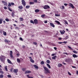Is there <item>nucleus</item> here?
I'll list each match as a JSON object with an SVG mask.
<instances>
[{
	"label": "nucleus",
	"mask_w": 78,
	"mask_h": 78,
	"mask_svg": "<svg viewBox=\"0 0 78 78\" xmlns=\"http://www.w3.org/2000/svg\"><path fill=\"white\" fill-rule=\"evenodd\" d=\"M43 68L45 70L44 73L45 74L48 73H50V70L48 69V68H47V67H45V66H43Z\"/></svg>",
	"instance_id": "f257e3e1"
},
{
	"label": "nucleus",
	"mask_w": 78,
	"mask_h": 78,
	"mask_svg": "<svg viewBox=\"0 0 78 78\" xmlns=\"http://www.w3.org/2000/svg\"><path fill=\"white\" fill-rule=\"evenodd\" d=\"M2 57L0 58V60L2 62H5V58H6V57L3 55H1Z\"/></svg>",
	"instance_id": "f03ea898"
},
{
	"label": "nucleus",
	"mask_w": 78,
	"mask_h": 78,
	"mask_svg": "<svg viewBox=\"0 0 78 78\" xmlns=\"http://www.w3.org/2000/svg\"><path fill=\"white\" fill-rule=\"evenodd\" d=\"M43 8L44 9H49V8H50V6L48 5H45L44 6Z\"/></svg>",
	"instance_id": "7ed1b4c3"
},
{
	"label": "nucleus",
	"mask_w": 78,
	"mask_h": 78,
	"mask_svg": "<svg viewBox=\"0 0 78 78\" xmlns=\"http://www.w3.org/2000/svg\"><path fill=\"white\" fill-rule=\"evenodd\" d=\"M22 4L23 5V6H25L26 5V2L24 0H22Z\"/></svg>",
	"instance_id": "20e7f679"
},
{
	"label": "nucleus",
	"mask_w": 78,
	"mask_h": 78,
	"mask_svg": "<svg viewBox=\"0 0 78 78\" xmlns=\"http://www.w3.org/2000/svg\"><path fill=\"white\" fill-rule=\"evenodd\" d=\"M68 5L69 6H71V7L73 9H74V8H75V7H74L73 5V4L71 3L69 4Z\"/></svg>",
	"instance_id": "39448f33"
},
{
	"label": "nucleus",
	"mask_w": 78,
	"mask_h": 78,
	"mask_svg": "<svg viewBox=\"0 0 78 78\" xmlns=\"http://www.w3.org/2000/svg\"><path fill=\"white\" fill-rule=\"evenodd\" d=\"M66 62H69L70 61H71L72 62H73L72 61V60L71 59H69V58H68L67 59L65 60Z\"/></svg>",
	"instance_id": "423d86ee"
},
{
	"label": "nucleus",
	"mask_w": 78,
	"mask_h": 78,
	"mask_svg": "<svg viewBox=\"0 0 78 78\" xmlns=\"http://www.w3.org/2000/svg\"><path fill=\"white\" fill-rule=\"evenodd\" d=\"M10 56L12 58H13V56L12 55V51H11L10 52Z\"/></svg>",
	"instance_id": "0eeeda50"
},
{
	"label": "nucleus",
	"mask_w": 78,
	"mask_h": 78,
	"mask_svg": "<svg viewBox=\"0 0 78 78\" xmlns=\"http://www.w3.org/2000/svg\"><path fill=\"white\" fill-rule=\"evenodd\" d=\"M29 58L30 59V61L31 62H32V63H34V60H33V59H32L31 57H30Z\"/></svg>",
	"instance_id": "6e6552de"
},
{
	"label": "nucleus",
	"mask_w": 78,
	"mask_h": 78,
	"mask_svg": "<svg viewBox=\"0 0 78 78\" xmlns=\"http://www.w3.org/2000/svg\"><path fill=\"white\" fill-rule=\"evenodd\" d=\"M60 32L61 33V34H64V33H65V30H60Z\"/></svg>",
	"instance_id": "1a4fd4ad"
},
{
	"label": "nucleus",
	"mask_w": 78,
	"mask_h": 78,
	"mask_svg": "<svg viewBox=\"0 0 78 78\" xmlns=\"http://www.w3.org/2000/svg\"><path fill=\"white\" fill-rule=\"evenodd\" d=\"M31 73V71L30 70H27L25 71V74H27L28 73Z\"/></svg>",
	"instance_id": "9d476101"
},
{
	"label": "nucleus",
	"mask_w": 78,
	"mask_h": 78,
	"mask_svg": "<svg viewBox=\"0 0 78 78\" xmlns=\"http://www.w3.org/2000/svg\"><path fill=\"white\" fill-rule=\"evenodd\" d=\"M34 23L35 24H37L38 23V21H37V20L35 19L34 20Z\"/></svg>",
	"instance_id": "9b49d317"
},
{
	"label": "nucleus",
	"mask_w": 78,
	"mask_h": 78,
	"mask_svg": "<svg viewBox=\"0 0 78 78\" xmlns=\"http://www.w3.org/2000/svg\"><path fill=\"white\" fill-rule=\"evenodd\" d=\"M50 23V25H51V27H53V28H55V25H54V24H53V23Z\"/></svg>",
	"instance_id": "f8f14e48"
},
{
	"label": "nucleus",
	"mask_w": 78,
	"mask_h": 78,
	"mask_svg": "<svg viewBox=\"0 0 78 78\" xmlns=\"http://www.w3.org/2000/svg\"><path fill=\"white\" fill-rule=\"evenodd\" d=\"M13 72L15 73H17V72H18V69H14L13 70Z\"/></svg>",
	"instance_id": "ddd939ff"
},
{
	"label": "nucleus",
	"mask_w": 78,
	"mask_h": 78,
	"mask_svg": "<svg viewBox=\"0 0 78 78\" xmlns=\"http://www.w3.org/2000/svg\"><path fill=\"white\" fill-rule=\"evenodd\" d=\"M7 61L8 62V63L9 64H12V62L9 60V59H7Z\"/></svg>",
	"instance_id": "4468645a"
},
{
	"label": "nucleus",
	"mask_w": 78,
	"mask_h": 78,
	"mask_svg": "<svg viewBox=\"0 0 78 78\" xmlns=\"http://www.w3.org/2000/svg\"><path fill=\"white\" fill-rule=\"evenodd\" d=\"M60 8L62 10H63V9H64V8H65L64 6V5H62V6H61L60 7Z\"/></svg>",
	"instance_id": "2eb2a0df"
},
{
	"label": "nucleus",
	"mask_w": 78,
	"mask_h": 78,
	"mask_svg": "<svg viewBox=\"0 0 78 78\" xmlns=\"http://www.w3.org/2000/svg\"><path fill=\"white\" fill-rule=\"evenodd\" d=\"M34 67H35V69H38V67L36 65H34Z\"/></svg>",
	"instance_id": "dca6fc26"
},
{
	"label": "nucleus",
	"mask_w": 78,
	"mask_h": 78,
	"mask_svg": "<svg viewBox=\"0 0 78 78\" xmlns=\"http://www.w3.org/2000/svg\"><path fill=\"white\" fill-rule=\"evenodd\" d=\"M55 22H56V23H58V25L61 24V23H60L58 21H55Z\"/></svg>",
	"instance_id": "f3484780"
},
{
	"label": "nucleus",
	"mask_w": 78,
	"mask_h": 78,
	"mask_svg": "<svg viewBox=\"0 0 78 78\" xmlns=\"http://www.w3.org/2000/svg\"><path fill=\"white\" fill-rule=\"evenodd\" d=\"M47 66L48 67V68H49V69H51V66H50V65L49 64H47Z\"/></svg>",
	"instance_id": "a211bd4d"
},
{
	"label": "nucleus",
	"mask_w": 78,
	"mask_h": 78,
	"mask_svg": "<svg viewBox=\"0 0 78 78\" xmlns=\"http://www.w3.org/2000/svg\"><path fill=\"white\" fill-rule=\"evenodd\" d=\"M17 62H18L19 63H20V60L19 58H17Z\"/></svg>",
	"instance_id": "6ab92c4d"
},
{
	"label": "nucleus",
	"mask_w": 78,
	"mask_h": 78,
	"mask_svg": "<svg viewBox=\"0 0 78 78\" xmlns=\"http://www.w3.org/2000/svg\"><path fill=\"white\" fill-rule=\"evenodd\" d=\"M4 42H8V43H9V42H10V41H8L7 39H5L4 40Z\"/></svg>",
	"instance_id": "aec40b11"
},
{
	"label": "nucleus",
	"mask_w": 78,
	"mask_h": 78,
	"mask_svg": "<svg viewBox=\"0 0 78 78\" xmlns=\"http://www.w3.org/2000/svg\"><path fill=\"white\" fill-rule=\"evenodd\" d=\"M73 58H77V57H78V56H77V55H75V54H73Z\"/></svg>",
	"instance_id": "412c9836"
},
{
	"label": "nucleus",
	"mask_w": 78,
	"mask_h": 78,
	"mask_svg": "<svg viewBox=\"0 0 78 78\" xmlns=\"http://www.w3.org/2000/svg\"><path fill=\"white\" fill-rule=\"evenodd\" d=\"M18 8L20 9H23V7L22 6H20L18 7Z\"/></svg>",
	"instance_id": "4be33fe9"
},
{
	"label": "nucleus",
	"mask_w": 78,
	"mask_h": 78,
	"mask_svg": "<svg viewBox=\"0 0 78 78\" xmlns=\"http://www.w3.org/2000/svg\"><path fill=\"white\" fill-rule=\"evenodd\" d=\"M62 66V65L61 64L59 63L58 64V67H60Z\"/></svg>",
	"instance_id": "5701e85b"
},
{
	"label": "nucleus",
	"mask_w": 78,
	"mask_h": 78,
	"mask_svg": "<svg viewBox=\"0 0 78 78\" xmlns=\"http://www.w3.org/2000/svg\"><path fill=\"white\" fill-rule=\"evenodd\" d=\"M47 3H49V4H50L51 5H53V3H52V2H48V1L47 2Z\"/></svg>",
	"instance_id": "b1692460"
},
{
	"label": "nucleus",
	"mask_w": 78,
	"mask_h": 78,
	"mask_svg": "<svg viewBox=\"0 0 78 78\" xmlns=\"http://www.w3.org/2000/svg\"><path fill=\"white\" fill-rule=\"evenodd\" d=\"M3 34L4 36H6V32H5V31H3Z\"/></svg>",
	"instance_id": "393cba45"
},
{
	"label": "nucleus",
	"mask_w": 78,
	"mask_h": 78,
	"mask_svg": "<svg viewBox=\"0 0 78 78\" xmlns=\"http://www.w3.org/2000/svg\"><path fill=\"white\" fill-rule=\"evenodd\" d=\"M35 12H39V10L38 9H36L35 10Z\"/></svg>",
	"instance_id": "a878e982"
},
{
	"label": "nucleus",
	"mask_w": 78,
	"mask_h": 78,
	"mask_svg": "<svg viewBox=\"0 0 78 78\" xmlns=\"http://www.w3.org/2000/svg\"><path fill=\"white\" fill-rule=\"evenodd\" d=\"M56 56H55L54 57H52V59H54V60H55V59H56Z\"/></svg>",
	"instance_id": "bb28decb"
},
{
	"label": "nucleus",
	"mask_w": 78,
	"mask_h": 78,
	"mask_svg": "<svg viewBox=\"0 0 78 78\" xmlns=\"http://www.w3.org/2000/svg\"><path fill=\"white\" fill-rule=\"evenodd\" d=\"M46 62L48 64H50V60H47L46 61Z\"/></svg>",
	"instance_id": "cd10ccee"
},
{
	"label": "nucleus",
	"mask_w": 78,
	"mask_h": 78,
	"mask_svg": "<svg viewBox=\"0 0 78 78\" xmlns=\"http://www.w3.org/2000/svg\"><path fill=\"white\" fill-rule=\"evenodd\" d=\"M30 5H34V2H30Z\"/></svg>",
	"instance_id": "c85d7f7f"
},
{
	"label": "nucleus",
	"mask_w": 78,
	"mask_h": 78,
	"mask_svg": "<svg viewBox=\"0 0 78 78\" xmlns=\"http://www.w3.org/2000/svg\"><path fill=\"white\" fill-rule=\"evenodd\" d=\"M30 5H27L26 6V9H29V8H30Z\"/></svg>",
	"instance_id": "c756f323"
},
{
	"label": "nucleus",
	"mask_w": 78,
	"mask_h": 78,
	"mask_svg": "<svg viewBox=\"0 0 78 78\" xmlns=\"http://www.w3.org/2000/svg\"><path fill=\"white\" fill-rule=\"evenodd\" d=\"M5 70L8 72V69L7 68V66H5Z\"/></svg>",
	"instance_id": "7c9ffc66"
},
{
	"label": "nucleus",
	"mask_w": 78,
	"mask_h": 78,
	"mask_svg": "<svg viewBox=\"0 0 78 78\" xmlns=\"http://www.w3.org/2000/svg\"><path fill=\"white\" fill-rule=\"evenodd\" d=\"M4 76L3 74H1L0 75V78H3Z\"/></svg>",
	"instance_id": "2f4dec72"
},
{
	"label": "nucleus",
	"mask_w": 78,
	"mask_h": 78,
	"mask_svg": "<svg viewBox=\"0 0 78 78\" xmlns=\"http://www.w3.org/2000/svg\"><path fill=\"white\" fill-rule=\"evenodd\" d=\"M3 22V20L2 19H0V24H2Z\"/></svg>",
	"instance_id": "473e14b6"
},
{
	"label": "nucleus",
	"mask_w": 78,
	"mask_h": 78,
	"mask_svg": "<svg viewBox=\"0 0 78 78\" xmlns=\"http://www.w3.org/2000/svg\"><path fill=\"white\" fill-rule=\"evenodd\" d=\"M5 20L6 21V22H9V20L8 18H6L5 19Z\"/></svg>",
	"instance_id": "72a5a7b5"
},
{
	"label": "nucleus",
	"mask_w": 78,
	"mask_h": 78,
	"mask_svg": "<svg viewBox=\"0 0 78 78\" xmlns=\"http://www.w3.org/2000/svg\"><path fill=\"white\" fill-rule=\"evenodd\" d=\"M55 16H56V17H59V16H60V15L55 14Z\"/></svg>",
	"instance_id": "f704fd0d"
},
{
	"label": "nucleus",
	"mask_w": 78,
	"mask_h": 78,
	"mask_svg": "<svg viewBox=\"0 0 78 78\" xmlns=\"http://www.w3.org/2000/svg\"><path fill=\"white\" fill-rule=\"evenodd\" d=\"M20 21H23V19L22 18H20Z\"/></svg>",
	"instance_id": "c9c22d12"
},
{
	"label": "nucleus",
	"mask_w": 78,
	"mask_h": 78,
	"mask_svg": "<svg viewBox=\"0 0 78 78\" xmlns=\"http://www.w3.org/2000/svg\"><path fill=\"white\" fill-rule=\"evenodd\" d=\"M68 47L69 48V49H70L71 50H73V49L72 48L68 46Z\"/></svg>",
	"instance_id": "e433bc0d"
},
{
	"label": "nucleus",
	"mask_w": 78,
	"mask_h": 78,
	"mask_svg": "<svg viewBox=\"0 0 78 78\" xmlns=\"http://www.w3.org/2000/svg\"><path fill=\"white\" fill-rule=\"evenodd\" d=\"M0 73L1 74H3V73H4V72L2 71H0Z\"/></svg>",
	"instance_id": "4c0bfd02"
},
{
	"label": "nucleus",
	"mask_w": 78,
	"mask_h": 78,
	"mask_svg": "<svg viewBox=\"0 0 78 78\" xmlns=\"http://www.w3.org/2000/svg\"><path fill=\"white\" fill-rule=\"evenodd\" d=\"M8 3H9V4L8 5V6H9L10 7L11 6V4H10V3H9V2Z\"/></svg>",
	"instance_id": "58836bf2"
},
{
	"label": "nucleus",
	"mask_w": 78,
	"mask_h": 78,
	"mask_svg": "<svg viewBox=\"0 0 78 78\" xmlns=\"http://www.w3.org/2000/svg\"><path fill=\"white\" fill-rule=\"evenodd\" d=\"M73 53H75L76 54H77V51H73Z\"/></svg>",
	"instance_id": "ea45409f"
},
{
	"label": "nucleus",
	"mask_w": 78,
	"mask_h": 78,
	"mask_svg": "<svg viewBox=\"0 0 78 78\" xmlns=\"http://www.w3.org/2000/svg\"><path fill=\"white\" fill-rule=\"evenodd\" d=\"M30 22V23H33V24H34V21H33V20H31Z\"/></svg>",
	"instance_id": "a19ab883"
},
{
	"label": "nucleus",
	"mask_w": 78,
	"mask_h": 78,
	"mask_svg": "<svg viewBox=\"0 0 78 78\" xmlns=\"http://www.w3.org/2000/svg\"><path fill=\"white\" fill-rule=\"evenodd\" d=\"M12 17H14V13L13 12L12 13Z\"/></svg>",
	"instance_id": "79ce46f5"
},
{
	"label": "nucleus",
	"mask_w": 78,
	"mask_h": 78,
	"mask_svg": "<svg viewBox=\"0 0 78 78\" xmlns=\"http://www.w3.org/2000/svg\"><path fill=\"white\" fill-rule=\"evenodd\" d=\"M69 38V37L68 36H66L65 38V39H66V40L67 39Z\"/></svg>",
	"instance_id": "37998d69"
},
{
	"label": "nucleus",
	"mask_w": 78,
	"mask_h": 78,
	"mask_svg": "<svg viewBox=\"0 0 78 78\" xmlns=\"http://www.w3.org/2000/svg\"><path fill=\"white\" fill-rule=\"evenodd\" d=\"M22 70H23V71H25L26 70V69L25 68H22Z\"/></svg>",
	"instance_id": "c03bdc74"
},
{
	"label": "nucleus",
	"mask_w": 78,
	"mask_h": 78,
	"mask_svg": "<svg viewBox=\"0 0 78 78\" xmlns=\"http://www.w3.org/2000/svg\"><path fill=\"white\" fill-rule=\"evenodd\" d=\"M33 44H34V45H37V43H36V42H34Z\"/></svg>",
	"instance_id": "a18cd8bd"
},
{
	"label": "nucleus",
	"mask_w": 78,
	"mask_h": 78,
	"mask_svg": "<svg viewBox=\"0 0 78 78\" xmlns=\"http://www.w3.org/2000/svg\"><path fill=\"white\" fill-rule=\"evenodd\" d=\"M41 64H44V61H42L41 62Z\"/></svg>",
	"instance_id": "49530a36"
},
{
	"label": "nucleus",
	"mask_w": 78,
	"mask_h": 78,
	"mask_svg": "<svg viewBox=\"0 0 78 78\" xmlns=\"http://www.w3.org/2000/svg\"><path fill=\"white\" fill-rule=\"evenodd\" d=\"M7 76L9 78H11V76L9 75H8Z\"/></svg>",
	"instance_id": "de8ad7c7"
},
{
	"label": "nucleus",
	"mask_w": 78,
	"mask_h": 78,
	"mask_svg": "<svg viewBox=\"0 0 78 78\" xmlns=\"http://www.w3.org/2000/svg\"><path fill=\"white\" fill-rule=\"evenodd\" d=\"M8 9L10 11H11V12H12V10L10 9V8H8Z\"/></svg>",
	"instance_id": "09e8293b"
},
{
	"label": "nucleus",
	"mask_w": 78,
	"mask_h": 78,
	"mask_svg": "<svg viewBox=\"0 0 78 78\" xmlns=\"http://www.w3.org/2000/svg\"><path fill=\"white\" fill-rule=\"evenodd\" d=\"M34 2L35 3H37V0H34Z\"/></svg>",
	"instance_id": "8fccbe9b"
},
{
	"label": "nucleus",
	"mask_w": 78,
	"mask_h": 78,
	"mask_svg": "<svg viewBox=\"0 0 78 78\" xmlns=\"http://www.w3.org/2000/svg\"><path fill=\"white\" fill-rule=\"evenodd\" d=\"M20 41H23V39H22V38L21 37H20Z\"/></svg>",
	"instance_id": "3c124183"
},
{
	"label": "nucleus",
	"mask_w": 78,
	"mask_h": 78,
	"mask_svg": "<svg viewBox=\"0 0 78 78\" xmlns=\"http://www.w3.org/2000/svg\"><path fill=\"white\" fill-rule=\"evenodd\" d=\"M65 22L66 23V24H67V25H68V23L67 22V21H65Z\"/></svg>",
	"instance_id": "603ef678"
},
{
	"label": "nucleus",
	"mask_w": 78,
	"mask_h": 78,
	"mask_svg": "<svg viewBox=\"0 0 78 78\" xmlns=\"http://www.w3.org/2000/svg\"><path fill=\"white\" fill-rule=\"evenodd\" d=\"M11 5H14V3L13 2L11 3Z\"/></svg>",
	"instance_id": "864d4df0"
},
{
	"label": "nucleus",
	"mask_w": 78,
	"mask_h": 78,
	"mask_svg": "<svg viewBox=\"0 0 78 78\" xmlns=\"http://www.w3.org/2000/svg\"><path fill=\"white\" fill-rule=\"evenodd\" d=\"M41 17H42V18L44 17H45V15H42L41 16Z\"/></svg>",
	"instance_id": "5fc2aeb1"
},
{
	"label": "nucleus",
	"mask_w": 78,
	"mask_h": 78,
	"mask_svg": "<svg viewBox=\"0 0 78 78\" xmlns=\"http://www.w3.org/2000/svg\"><path fill=\"white\" fill-rule=\"evenodd\" d=\"M8 4V3L6 2H5V3H4V5H7V4Z\"/></svg>",
	"instance_id": "6e6d98bb"
},
{
	"label": "nucleus",
	"mask_w": 78,
	"mask_h": 78,
	"mask_svg": "<svg viewBox=\"0 0 78 78\" xmlns=\"http://www.w3.org/2000/svg\"><path fill=\"white\" fill-rule=\"evenodd\" d=\"M58 44H63V42H58Z\"/></svg>",
	"instance_id": "4d7b16f0"
},
{
	"label": "nucleus",
	"mask_w": 78,
	"mask_h": 78,
	"mask_svg": "<svg viewBox=\"0 0 78 78\" xmlns=\"http://www.w3.org/2000/svg\"><path fill=\"white\" fill-rule=\"evenodd\" d=\"M67 42L66 41H64L63 42V44H67Z\"/></svg>",
	"instance_id": "13d9d810"
},
{
	"label": "nucleus",
	"mask_w": 78,
	"mask_h": 78,
	"mask_svg": "<svg viewBox=\"0 0 78 78\" xmlns=\"http://www.w3.org/2000/svg\"><path fill=\"white\" fill-rule=\"evenodd\" d=\"M63 54H65L66 55H68V54L67 53V52H64Z\"/></svg>",
	"instance_id": "bf43d9fd"
},
{
	"label": "nucleus",
	"mask_w": 78,
	"mask_h": 78,
	"mask_svg": "<svg viewBox=\"0 0 78 78\" xmlns=\"http://www.w3.org/2000/svg\"><path fill=\"white\" fill-rule=\"evenodd\" d=\"M48 22L47 21V20H45V21H44V23H47Z\"/></svg>",
	"instance_id": "052dcab7"
},
{
	"label": "nucleus",
	"mask_w": 78,
	"mask_h": 78,
	"mask_svg": "<svg viewBox=\"0 0 78 78\" xmlns=\"http://www.w3.org/2000/svg\"><path fill=\"white\" fill-rule=\"evenodd\" d=\"M27 77L28 78H30V76H29V75H27Z\"/></svg>",
	"instance_id": "680f3d73"
},
{
	"label": "nucleus",
	"mask_w": 78,
	"mask_h": 78,
	"mask_svg": "<svg viewBox=\"0 0 78 78\" xmlns=\"http://www.w3.org/2000/svg\"><path fill=\"white\" fill-rule=\"evenodd\" d=\"M55 54H52L51 55V56H55Z\"/></svg>",
	"instance_id": "e2e57ef3"
},
{
	"label": "nucleus",
	"mask_w": 78,
	"mask_h": 78,
	"mask_svg": "<svg viewBox=\"0 0 78 78\" xmlns=\"http://www.w3.org/2000/svg\"><path fill=\"white\" fill-rule=\"evenodd\" d=\"M54 48L55 49V50H57V48H56V47H54Z\"/></svg>",
	"instance_id": "0e129e2a"
},
{
	"label": "nucleus",
	"mask_w": 78,
	"mask_h": 78,
	"mask_svg": "<svg viewBox=\"0 0 78 78\" xmlns=\"http://www.w3.org/2000/svg\"><path fill=\"white\" fill-rule=\"evenodd\" d=\"M68 5V4H64V5H65V6H67V5Z\"/></svg>",
	"instance_id": "69168bd1"
},
{
	"label": "nucleus",
	"mask_w": 78,
	"mask_h": 78,
	"mask_svg": "<svg viewBox=\"0 0 78 78\" xmlns=\"http://www.w3.org/2000/svg\"><path fill=\"white\" fill-rule=\"evenodd\" d=\"M68 73L69 75H71V73H70L69 72H68Z\"/></svg>",
	"instance_id": "338daca9"
},
{
	"label": "nucleus",
	"mask_w": 78,
	"mask_h": 78,
	"mask_svg": "<svg viewBox=\"0 0 78 78\" xmlns=\"http://www.w3.org/2000/svg\"><path fill=\"white\" fill-rule=\"evenodd\" d=\"M4 9H7V7H4Z\"/></svg>",
	"instance_id": "774afa93"
}]
</instances>
